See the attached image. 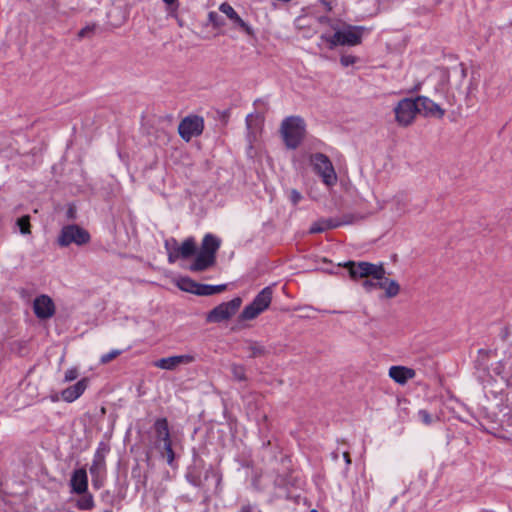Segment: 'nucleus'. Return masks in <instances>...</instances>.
<instances>
[{
    "mask_svg": "<svg viewBox=\"0 0 512 512\" xmlns=\"http://www.w3.org/2000/svg\"><path fill=\"white\" fill-rule=\"evenodd\" d=\"M460 76L462 79L466 77V69L462 65H460Z\"/></svg>",
    "mask_w": 512,
    "mask_h": 512,
    "instance_id": "49530a36",
    "label": "nucleus"
},
{
    "mask_svg": "<svg viewBox=\"0 0 512 512\" xmlns=\"http://www.w3.org/2000/svg\"><path fill=\"white\" fill-rule=\"evenodd\" d=\"M199 286H200V284L194 282L193 280H191L188 277L180 278V280L178 281V287L181 290L190 292V293H194V294H196V291L198 290Z\"/></svg>",
    "mask_w": 512,
    "mask_h": 512,
    "instance_id": "393cba45",
    "label": "nucleus"
},
{
    "mask_svg": "<svg viewBox=\"0 0 512 512\" xmlns=\"http://www.w3.org/2000/svg\"><path fill=\"white\" fill-rule=\"evenodd\" d=\"M77 377H78L77 369L76 368H71V369H68L65 372L64 381L65 382H70V381L75 380Z\"/></svg>",
    "mask_w": 512,
    "mask_h": 512,
    "instance_id": "ea45409f",
    "label": "nucleus"
},
{
    "mask_svg": "<svg viewBox=\"0 0 512 512\" xmlns=\"http://www.w3.org/2000/svg\"><path fill=\"white\" fill-rule=\"evenodd\" d=\"M349 269V274L352 278H380L383 272L382 265H376L369 262H348L345 264Z\"/></svg>",
    "mask_w": 512,
    "mask_h": 512,
    "instance_id": "9d476101",
    "label": "nucleus"
},
{
    "mask_svg": "<svg viewBox=\"0 0 512 512\" xmlns=\"http://www.w3.org/2000/svg\"><path fill=\"white\" fill-rule=\"evenodd\" d=\"M253 121H254V118H253V115H248L246 117V126H247V130H248V139H249V142L251 143L252 142V137L255 139V131L257 130L256 126H254L253 124Z\"/></svg>",
    "mask_w": 512,
    "mask_h": 512,
    "instance_id": "7c9ffc66",
    "label": "nucleus"
},
{
    "mask_svg": "<svg viewBox=\"0 0 512 512\" xmlns=\"http://www.w3.org/2000/svg\"><path fill=\"white\" fill-rule=\"evenodd\" d=\"M246 344L245 349L249 352L251 358L265 356L268 352L265 346L257 341L248 340Z\"/></svg>",
    "mask_w": 512,
    "mask_h": 512,
    "instance_id": "4be33fe9",
    "label": "nucleus"
},
{
    "mask_svg": "<svg viewBox=\"0 0 512 512\" xmlns=\"http://www.w3.org/2000/svg\"><path fill=\"white\" fill-rule=\"evenodd\" d=\"M72 492L82 494L87 492L88 477L84 468L77 469L73 472L70 479Z\"/></svg>",
    "mask_w": 512,
    "mask_h": 512,
    "instance_id": "dca6fc26",
    "label": "nucleus"
},
{
    "mask_svg": "<svg viewBox=\"0 0 512 512\" xmlns=\"http://www.w3.org/2000/svg\"><path fill=\"white\" fill-rule=\"evenodd\" d=\"M156 438L159 442H167L170 440L169 425L166 418H158L154 423Z\"/></svg>",
    "mask_w": 512,
    "mask_h": 512,
    "instance_id": "412c9836",
    "label": "nucleus"
},
{
    "mask_svg": "<svg viewBox=\"0 0 512 512\" xmlns=\"http://www.w3.org/2000/svg\"><path fill=\"white\" fill-rule=\"evenodd\" d=\"M356 219L357 217L351 213L343 214L341 217H336V221L340 223V226L352 224Z\"/></svg>",
    "mask_w": 512,
    "mask_h": 512,
    "instance_id": "473e14b6",
    "label": "nucleus"
},
{
    "mask_svg": "<svg viewBox=\"0 0 512 512\" xmlns=\"http://www.w3.org/2000/svg\"><path fill=\"white\" fill-rule=\"evenodd\" d=\"M221 246V240L211 234L204 235L199 251L194 237L186 238L178 248L169 253V263H175L179 259H190L195 256L194 261L188 269L191 272H204L212 268L216 264L217 251Z\"/></svg>",
    "mask_w": 512,
    "mask_h": 512,
    "instance_id": "f257e3e1",
    "label": "nucleus"
},
{
    "mask_svg": "<svg viewBox=\"0 0 512 512\" xmlns=\"http://www.w3.org/2000/svg\"><path fill=\"white\" fill-rule=\"evenodd\" d=\"M75 214H76V211L74 209V207L70 206L67 210V217L69 219H74L75 218Z\"/></svg>",
    "mask_w": 512,
    "mask_h": 512,
    "instance_id": "79ce46f5",
    "label": "nucleus"
},
{
    "mask_svg": "<svg viewBox=\"0 0 512 512\" xmlns=\"http://www.w3.org/2000/svg\"><path fill=\"white\" fill-rule=\"evenodd\" d=\"M365 27L345 25L342 29L336 30L333 35L322 34L319 47L326 43L330 50L337 46H356L362 41Z\"/></svg>",
    "mask_w": 512,
    "mask_h": 512,
    "instance_id": "f03ea898",
    "label": "nucleus"
},
{
    "mask_svg": "<svg viewBox=\"0 0 512 512\" xmlns=\"http://www.w3.org/2000/svg\"><path fill=\"white\" fill-rule=\"evenodd\" d=\"M340 227V223L336 221V218H327V219H319L318 221L314 222L310 229V234H316V233H322L329 229H335Z\"/></svg>",
    "mask_w": 512,
    "mask_h": 512,
    "instance_id": "aec40b11",
    "label": "nucleus"
},
{
    "mask_svg": "<svg viewBox=\"0 0 512 512\" xmlns=\"http://www.w3.org/2000/svg\"><path fill=\"white\" fill-rule=\"evenodd\" d=\"M449 82V74L447 70H442L440 75V81L436 87V90L445 92Z\"/></svg>",
    "mask_w": 512,
    "mask_h": 512,
    "instance_id": "c756f323",
    "label": "nucleus"
},
{
    "mask_svg": "<svg viewBox=\"0 0 512 512\" xmlns=\"http://www.w3.org/2000/svg\"><path fill=\"white\" fill-rule=\"evenodd\" d=\"M16 226L19 228V231L22 235H27L31 233L30 230V216L24 215L17 219Z\"/></svg>",
    "mask_w": 512,
    "mask_h": 512,
    "instance_id": "bb28decb",
    "label": "nucleus"
},
{
    "mask_svg": "<svg viewBox=\"0 0 512 512\" xmlns=\"http://www.w3.org/2000/svg\"><path fill=\"white\" fill-rule=\"evenodd\" d=\"M178 246H179L178 241L173 237L166 239L164 242V247L167 251L168 256H169V253H172L174 251V249L178 248Z\"/></svg>",
    "mask_w": 512,
    "mask_h": 512,
    "instance_id": "72a5a7b5",
    "label": "nucleus"
},
{
    "mask_svg": "<svg viewBox=\"0 0 512 512\" xmlns=\"http://www.w3.org/2000/svg\"><path fill=\"white\" fill-rule=\"evenodd\" d=\"M418 417L425 425H430L433 422L432 416L427 410H419Z\"/></svg>",
    "mask_w": 512,
    "mask_h": 512,
    "instance_id": "e433bc0d",
    "label": "nucleus"
},
{
    "mask_svg": "<svg viewBox=\"0 0 512 512\" xmlns=\"http://www.w3.org/2000/svg\"><path fill=\"white\" fill-rule=\"evenodd\" d=\"M203 129L204 120L200 116H188L178 126L179 135L185 141H189L194 136H199L202 134Z\"/></svg>",
    "mask_w": 512,
    "mask_h": 512,
    "instance_id": "9b49d317",
    "label": "nucleus"
},
{
    "mask_svg": "<svg viewBox=\"0 0 512 512\" xmlns=\"http://www.w3.org/2000/svg\"><path fill=\"white\" fill-rule=\"evenodd\" d=\"M107 451L108 450L103 445L96 450L90 467V473L93 477H98L105 470V456Z\"/></svg>",
    "mask_w": 512,
    "mask_h": 512,
    "instance_id": "6ab92c4d",
    "label": "nucleus"
},
{
    "mask_svg": "<svg viewBox=\"0 0 512 512\" xmlns=\"http://www.w3.org/2000/svg\"><path fill=\"white\" fill-rule=\"evenodd\" d=\"M309 162L314 172L322 179V182L327 187H332L337 183V174L327 155L320 152L311 154Z\"/></svg>",
    "mask_w": 512,
    "mask_h": 512,
    "instance_id": "20e7f679",
    "label": "nucleus"
},
{
    "mask_svg": "<svg viewBox=\"0 0 512 512\" xmlns=\"http://www.w3.org/2000/svg\"><path fill=\"white\" fill-rule=\"evenodd\" d=\"M33 310L37 318L48 319L55 314V304L50 296L42 294L34 299Z\"/></svg>",
    "mask_w": 512,
    "mask_h": 512,
    "instance_id": "f8f14e48",
    "label": "nucleus"
},
{
    "mask_svg": "<svg viewBox=\"0 0 512 512\" xmlns=\"http://www.w3.org/2000/svg\"><path fill=\"white\" fill-rule=\"evenodd\" d=\"M241 304L242 299L240 297H235L228 302H223L209 311L206 321L209 323H220L229 320L236 314Z\"/></svg>",
    "mask_w": 512,
    "mask_h": 512,
    "instance_id": "0eeeda50",
    "label": "nucleus"
},
{
    "mask_svg": "<svg viewBox=\"0 0 512 512\" xmlns=\"http://www.w3.org/2000/svg\"><path fill=\"white\" fill-rule=\"evenodd\" d=\"M88 385V379L83 378L78 381L76 384L64 389L61 392L62 398L66 402H73L78 399L86 390Z\"/></svg>",
    "mask_w": 512,
    "mask_h": 512,
    "instance_id": "a211bd4d",
    "label": "nucleus"
},
{
    "mask_svg": "<svg viewBox=\"0 0 512 512\" xmlns=\"http://www.w3.org/2000/svg\"><path fill=\"white\" fill-rule=\"evenodd\" d=\"M237 512H262V511L256 504L247 502V503L241 504V506Z\"/></svg>",
    "mask_w": 512,
    "mask_h": 512,
    "instance_id": "f704fd0d",
    "label": "nucleus"
},
{
    "mask_svg": "<svg viewBox=\"0 0 512 512\" xmlns=\"http://www.w3.org/2000/svg\"><path fill=\"white\" fill-rule=\"evenodd\" d=\"M385 274L386 271L383 268V272L381 273L380 278L365 279L362 283L364 289L370 292L379 288L385 290V295L387 298H393L397 296L400 291V285L397 283V281L385 277Z\"/></svg>",
    "mask_w": 512,
    "mask_h": 512,
    "instance_id": "1a4fd4ad",
    "label": "nucleus"
},
{
    "mask_svg": "<svg viewBox=\"0 0 512 512\" xmlns=\"http://www.w3.org/2000/svg\"><path fill=\"white\" fill-rule=\"evenodd\" d=\"M416 372L405 366H392L389 369V376L398 384L404 385L408 380L413 379Z\"/></svg>",
    "mask_w": 512,
    "mask_h": 512,
    "instance_id": "f3484780",
    "label": "nucleus"
},
{
    "mask_svg": "<svg viewBox=\"0 0 512 512\" xmlns=\"http://www.w3.org/2000/svg\"><path fill=\"white\" fill-rule=\"evenodd\" d=\"M210 474H212V475H215V476H216V474H215L214 470H213L212 468H209V469H208V470H206V472H205V477H204V479L206 480V479L209 477V475H210Z\"/></svg>",
    "mask_w": 512,
    "mask_h": 512,
    "instance_id": "a18cd8bd",
    "label": "nucleus"
},
{
    "mask_svg": "<svg viewBox=\"0 0 512 512\" xmlns=\"http://www.w3.org/2000/svg\"><path fill=\"white\" fill-rule=\"evenodd\" d=\"M230 371L232 373V376L233 378L236 380V381H246L247 380V377H246V369L243 365H240V364H232L230 366Z\"/></svg>",
    "mask_w": 512,
    "mask_h": 512,
    "instance_id": "a878e982",
    "label": "nucleus"
},
{
    "mask_svg": "<svg viewBox=\"0 0 512 512\" xmlns=\"http://www.w3.org/2000/svg\"><path fill=\"white\" fill-rule=\"evenodd\" d=\"M176 0H163V2H165L166 4L168 5H171L175 2Z\"/></svg>",
    "mask_w": 512,
    "mask_h": 512,
    "instance_id": "8fccbe9b",
    "label": "nucleus"
},
{
    "mask_svg": "<svg viewBox=\"0 0 512 512\" xmlns=\"http://www.w3.org/2000/svg\"><path fill=\"white\" fill-rule=\"evenodd\" d=\"M91 240L89 232L77 224H68L62 227L57 237L60 247H68L71 244L83 246Z\"/></svg>",
    "mask_w": 512,
    "mask_h": 512,
    "instance_id": "423d86ee",
    "label": "nucleus"
},
{
    "mask_svg": "<svg viewBox=\"0 0 512 512\" xmlns=\"http://www.w3.org/2000/svg\"><path fill=\"white\" fill-rule=\"evenodd\" d=\"M216 17H217V14H216V13H214V12H211V13L209 14V18H210V20H211V21H215V18H216Z\"/></svg>",
    "mask_w": 512,
    "mask_h": 512,
    "instance_id": "09e8293b",
    "label": "nucleus"
},
{
    "mask_svg": "<svg viewBox=\"0 0 512 512\" xmlns=\"http://www.w3.org/2000/svg\"><path fill=\"white\" fill-rule=\"evenodd\" d=\"M121 353H122V350L114 349L106 354H103L101 356L100 361L102 364H107L110 361H112L113 359L117 358Z\"/></svg>",
    "mask_w": 512,
    "mask_h": 512,
    "instance_id": "2f4dec72",
    "label": "nucleus"
},
{
    "mask_svg": "<svg viewBox=\"0 0 512 512\" xmlns=\"http://www.w3.org/2000/svg\"><path fill=\"white\" fill-rule=\"evenodd\" d=\"M343 457H344L345 462H346L347 465L351 464V458H350V455H349L348 452H344L343 453Z\"/></svg>",
    "mask_w": 512,
    "mask_h": 512,
    "instance_id": "c03bdc74",
    "label": "nucleus"
},
{
    "mask_svg": "<svg viewBox=\"0 0 512 512\" xmlns=\"http://www.w3.org/2000/svg\"><path fill=\"white\" fill-rule=\"evenodd\" d=\"M395 119L400 126H409L419 113L417 97L404 98L394 108Z\"/></svg>",
    "mask_w": 512,
    "mask_h": 512,
    "instance_id": "6e6552de",
    "label": "nucleus"
},
{
    "mask_svg": "<svg viewBox=\"0 0 512 512\" xmlns=\"http://www.w3.org/2000/svg\"><path fill=\"white\" fill-rule=\"evenodd\" d=\"M509 329L507 327H505L502 332H501V338L502 340H507L508 336H509Z\"/></svg>",
    "mask_w": 512,
    "mask_h": 512,
    "instance_id": "37998d69",
    "label": "nucleus"
},
{
    "mask_svg": "<svg viewBox=\"0 0 512 512\" xmlns=\"http://www.w3.org/2000/svg\"><path fill=\"white\" fill-rule=\"evenodd\" d=\"M186 479L195 487H202L204 485V480L202 479L201 473L196 466H192L188 469L186 473Z\"/></svg>",
    "mask_w": 512,
    "mask_h": 512,
    "instance_id": "b1692460",
    "label": "nucleus"
},
{
    "mask_svg": "<svg viewBox=\"0 0 512 512\" xmlns=\"http://www.w3.org/2000/svg\"><path fill=\"white\" fill-rule=\"evenodd\" d=\"M356 61H357V58L353 55H342L340 58V63L344 67L351 66V65L355 64Z\"/></svg>",
    "mask_w": 512,
    "mask_h": 512,
    "instance_id": "4c0bfd02",
    "label": "nucleus"
},
{
    "mask_svg": "<svg viewBox=\"0 0 512 512\" xmlns=\"http://www.w3.org/2000/svg\"><path fill=\"white\" fill-rule=\"evenodd\" d=\"M273 290L267 286L263 288L253 299V301L244 307L239 315L240 321H249L257 318L264 312L272 301Z\"/></svg>",
    "mask_w": 512,
    "mask_h": 512,
    "instance_id": "39448f33",
    "label": "nucleus"
},
{
    "mask_svg": "<svg viewBox=\"0 0 512 512\" xmlns=\"http://www.w3.org/2000/svg\"><path fill=\"white\" fill-rule=\"evenodd\" d=\"M94 506L93 497L89 493H82V497L78 501V507L81 510H90Z\"/></svg>",
    "mask_w": 512,
    "mask_h": 512,
    "instance_id": "cd10ccee",
    "label": "nucleus"
},
{
    "mask_svg": "<svg viewBox=\"0 0 512 512\" xmlns=\"http://www.w3.org/2000/svg\"><path fill=\"white\" fill-rule=\"evenodd\" d=\"M310 512H318L316 509H312Z\"/></svg>",
    "mask_w": 512,
    "mask_h": 512,
    "instance_id": "3c124183",
    "label": "nucleus"
},
{
    "mask_svg": "<svg viewBox=\"0 0 512 512\" xmlns=\"http://www.w3.org/2000/svg\"><path fill=\"white\" fill-rule=\"evenodd\" d=\"M226 284L220 285H208V284H200L198 290L196 291V295L201 296H209L223 292L226 290Z\"/></svg>",
    "mask_w": 512,
    "mask_h": 512,
    "instance_id": "5701e85b",
    "label": "nucleus"
},
{
    "mask_svg": "<svg viewBox=\"0 0 512 512\" xmlns=\"http://www.w3.org/2000/svg\"><path fill=\"white\" fill-rule=\"evenodd\" d=\"M288 197L293 205H297L302 199L301 193L296 189H291Z\"/></svg>",
    "mask_w": 512,
    "mask_h": 512,
    "instance_id": "58836bf2",
    "label": "nucleus"
},
{
    "mask_svg": "<svg viewBox=\"0 0 512 512\" xmlns=\"http://www.w3.org/2000/svg\"><path fill=\"white\" fill-rule=\"evenodd\" d=\"M306 132V124L300 116L286 117L280 126V133L288 149H296L302 143Z\"/></svg>",
    "mask_w": 512,
    "mask_h": 512,
    "instance_id": "7ed1b4c3",
    "label": "nucleus"
},
{
    "mask_svg": "<svg viewBox=\"0 0 512 512\" xmlns=\"http://www.w3.org/2000/svg\"><path fill=\"white\" fill-rule=\"evenodd\" d=\"M404 197L401 196V195H398L394 198V202L395 204L397 205V208L396 210H402V208L405 206V201H404Z\"/></svg>",
    "mask_w": 512,
    "mask_h": 512,
    "instance_id": "a19ab883",
    "label": "nucleus"
},
{
    "mask_svg": "<svg viewBox=\"0 0 512 512\" xmlns=\"http://www.w3.org/2000/svg\"><path fill=\"white\" fill-rule=\"evenodd\" d=\"M196 356L193 354L174 355L161 358L154 362V366L164 370H174L180 365H188L195 362Z\"/></svg>",
    "mask_w": 512,
    "mask_h": 512,
    "instance_id": "ddd939ff",
    "label": "nucleus"
},
{
    "mask_svg": "<svg viewBox=\"0 0 512 512\" xmlns=\"http://www.w3.org/2000/svg\"><path fill=\"white\" fill-rule=\"evenodd\" d=\"M96 25H87L78 32V38L90 37L95 31Z\"/></svg>",
    "mask_w": 512,
    "mask_h": 512,
    "instance_id": "c9c22d12",
    "label": "nucleus"
},
{
    "mask_svg": "<svg viewBox=\"0 0 512 512\" xmlns=\"http://www.w3.org/2000/svg\"><path fill=\"white\" fill-rule=\"evenodd\" d=\"M219 10L224 13L230 20L233 21L235 27L241 29L248 36L254 35L253 28L247 24L234 10V8L228 3H222L219 7Z\"/></svg>",
    "mask_w": 512,
    "mask_h": 512,
    "instance_id": "2eb2a0df",
    "label": "nucleus"
},
{
    "mask_svg": "<svg viewBox=\"0 0 512 512\" xmlns=\"http://www.w3.org/2000/svg\"><path fill=\"white\" fill-rule=\"evenodd\" d=\"M323 4L325 5L326 9L328 11H331L332 10V6L330 4V2H327V1H323Z\"/></svg>",
    "mask_w": 512,
    "mask_h": 512,
    "instance_id": "de8ad7c7",
    "label": "nucleus"
},
{
    "mask_svg": "<svg viewBox=\"0 0 512 512\" xmlns=\"http://www.w3.org/2000/svg\"><path fill=\"white\" fill-rule=\"evenodd\" d=\"M163 449H164V452H165V455H166V458H167V463L169 465H172L173 461H174V458H175V454H174V451H173V448H172V441H171V439L168 440L167 442L163 443Z\"/></svg>",
    "mask_w": 512,
    "mask_h": 512,
    "instance_id": "c85d7f7f",
    "label": "nucleus"
},
{
    "mask_svg": "<svg viewBox=\"0 0 512 512\" xmlns=\"http://www.w3.org/2000/svg\"><path fill=\"white\" fill-rule=\"evenodd\" d=\"M417 101L419 113H422L424 116L435 117L439 119L444 116L445 110L428 97L418 96Z\"/></svg>",
    "mask_w": 512,
    "mask_h": 512,
    "instance_id": "4468645a",
    "label": "nucleus"
}]
</instances>
